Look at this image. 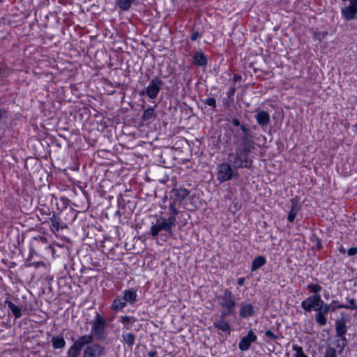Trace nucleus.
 I'll list each match as a JSON object with an SVG mask.
<instances>
[{
    "mask_svg": "<svg viewBox=\"0 0 357 357\" xmlns=\"http://www.w3.org/2000/svg\"><path fill=\"white\" fill-rule=\"evenodd\" d=\"M254 152L235 149L234 153H230L227 162H223L217 165V180L220 183L238 177V169H250L253 163Z\"/></svg>",
    "mask_w": 357,
    "mask_h": 357,
    "instance_id": "f257e3e1",
    "label": "nucleus"
},
{
    "mask_svg": "<svg viewBox=\"0 0 357 357\" xmlns=\"http://www.w3.org/2000/svg\"><path fill=\"white\" fill-rule=\"evenodd\" d=\"M218 305L221 307L219 319L213 322V326L217 330L230 335L231 328L226 321L227 317H234L236 314V307L238 305L236 297L229 289L222 290V294L217 297Z\"/></svg>",
    "mask_w": 357,
    "mask_h": 357,
    "instance_id": "f03ea898",
    "label": "nucleus"
},
{
    "mask_svg": "<svg viewBox=\"0 0 357 357\" xmlns=\"http://www.w3.org/2000/svg\"><path fill=\"white\" fill-rule=\"evenodd\" d=\"M230 123L232 126L231 133L236 139L234 142L235 149L254 152L257 144L255 142V135L248 126L245 123H241L236 117L231 119Z\"/></svg>",
    "mask_w": 357,
    "mask_h": 357,
    "instance_id": "7ed1b4c3",
    "label": "nucleus"
},
{
    "mask_svg": "<svg viewBox=\"0 0 357 357\" xmlns=\"http://www.w3.org/2000/svg\"><path fill=\"white\" fill-rule=\"evenodd\" d=\"M168 218L159 215L155 218V222L151 223L149 234L152 239L160 236L162 241H167L169 238H174V233L173 228L176 226V215L169 214Z\"/></svg>",
    "mask_w": 357,
    "mask_h": 357,
    "instance_id": "20e7f679",
    "label": "nucleus"
},
{
    "mask_svg": "<svg viewBox=\"0 0 357 357\" xmlns=\"http://www.w3.org/2000/svg\"><path fill=\"white\" fill-rule=\"evenodd\" d=\"M349 316H342L335 322V336L337 337L335 340L336 348L339 355H341L344 349L348 345V340L346 337L347 333V321H349Z\"/></svg>",
    "mask_w": 357,
    "mask_h": 357,
    "instance_id": "39448f33",
    "label": "nucleus"
},
{
    "mask_svg": "<svg viewBox=\"0 0 357 357\" xmlns=\"http://www.w3.org/2000/svg\"><path fill=\"white\" fill-rule=\"evenodd\" d=\"M190 190L185 188H173L169 191V214L178 215V207L183 201L189 195Z\"/></svg>",
    "mask_w": 357,
    "mask_h": 357,
    "instance_id": "423d86ee",
    "label": "nucleus"
},
{
    "mask_svg": "<svg viewBox=\"0 0 357 357\" xmlns=\"http://www.w3.org/2000/svg\"><path fill=\"white\" fill-rule=\"evenodd\" d=\"M107 324L105 318L99 312H96L95 317L92 321V327L91 333L86 334L85 335H90L92 337V343L94 339L98 341H103L106 339V328Z\"/></svg>",
    "mask_w": 357,
    "mask_h": 357,
    "instance_id": "0eeeda50",
    "label": "nucleus"
},
{
    "mask_svg": "<svg viewBox=\"0 0 357 357\" xmlns=\"http://www.w3.org/2000/svg\"><path fill=\"white\" fill-rule=\"evenodd\" d=\"M73 343L66 351V357H81L85 346L92 343V337L81 335L78 336L76 340L73 339Z\"/></svg>",
    "mask_w": 357,
    "mask_h": 357,
    "instance_id": "6e6552de",
    "label": "nucleus"
},
{
    "mask_svg": "<svg viewBox=\"0 0 357 357\" xmlns=\"http://www.w3.org/2000/svg\"><path fill=\"white\" fill-rule=\"evenodd\" d=\"M163 85L164 82L162 79L155 76L150 80L148 86L144 90L139 91V95L141 96H147L151 100H154L158 97Z\"/></svg>",
    "mask_w": 357,
    "mask_h": 357,
    "instance_id": "1a4fd4ad",
    "label": "nucleus"
},
{
    "mask_svg": "<svg viewBox=\"0 0 357 357\" xmlns=\"http://www.w3.org/2000/svg\"><path fill=\"white\" fill-rule=\"evenodd\" d=\"M106 349L100 343H91L86 344L83 349L81 357H105Z\"/></svg>",
    "mask_w": 357,
    "mask_h": 357,
    "instance_id": "9d476101",
    "label": "nucleus"
},
{
    "mask_svg": "<svg viewBox=\"0 0 357 357\" xmlns=\"http://www.w3.org/2000/svg\"><path fill=\"white\" fill-rule=\"evenodd\" d=\"M4 305L8 307V312L12 313L15 319H18L22 316V310L27 311L32 310L31 303L22 304L19 306L8 299L4 301Z\"/></svg>",
    "mask_w": 357,
    "mask_h": 357,
    "instance_id": "9b49d317",
    "label": "nucleus"
},
{
    "mask_svg": "<svg viewBox=\"0 0 357 357\" xmlns=\"http://www.w3.org/2000/svg\"><path fill=\"white\" fill-rule=\"evenodd\" d=\"M238 315L241 319H248L256 314L255 307L250 302L243 301L238 305Z\"/></svg>",
    "mask_w": 357,
    "mask_h": 357,
    "instance_id": "f8f14e48",
    "label": "nucleus"
},
{
    "mask_svg": "<svg viewBox=\"0 0 357 357\" xmlns=\"http://www.w3.org/2000/svg\"><path fill=\"white\" fill-rule=\"evenodd\" d=\"M290 210L287 215V220L289 222H293L298 213L301 210L302 205L300 203V198L296 196L289 200Z\"/></svg>",
    "mask_w": 357,
    "mask_h": 357,
    "instance_id": "ddd939ff",
    "label": "nucleus"
},
{
    "mask_svg": "<svg viewBox=\"0 0 357 357\" xmlns=\"http://www.w3.org/2000/svg\"><path fill=\"white\" fill-rule=\"evenodd\" d=\"M257 337L252 330H250L247 335L241 338L238 343V348L242 351H248L250 349L252 343L257 341Z\"/></svg>",
    "mask_w": 357,
    "mask_h": 357,
    "instance_id": "4468645a",
    "label": "nucleus"
},
{
    "mask_svg": "<svg viewBox=\"0 0 357 357\" xmlns=\"http://www.w3.org/2000/svg\"><path fill=\"white\" fill-rule=\"evenodd\" d=\"M78 213L79 211L74 209L72 206H66L60 211L59 215L61 216L66 225H67V224H70L76 220Z\"/></svg>",
    "mask_w": 357,
    "mask_h": 357,
    "instance_id": "2eb2a0df",
    "label": "nucleus"
},
{
    "mask_svg": "<svg viewBox=\"0 0 357 357\" xmlns=\"http://www.w3.org/2000/svg\"><path fill=\"white\" fill-rule=\"evenodd\" d=\"M123 301L128 304L131 305L135 304L138 301L137 298V288H129L122 291Z\"/></svg>",
    "mask_w": 357,
    "mask_h": 357,
    "instance_id": "dca6fc26",
    "label": "nucleus"
},
{
    "mask_svg": "<svg viewBox=\"0 0 357 357\" xmlns=\"http://www.w3.org/2000/svg\"><path fill=\"white\" fill-rule=\"evenodd\" d=\"M50 228L53 232L59 231L67 227L59 213L55 214L54 213L50 218Z\"/></svg>",
    "mask_w": 357,
    "mask_h": 357,
    "instance_id": "f3484780",
    "label": "nucleus"
},
{
    "mask_svg": "<svg viewBox=\"0 0 357 357\" xmlns=\"http://www.w3.org/2000/svg\"><path fill=\"white\" fill-rule=\"evenodd\" d=\"M192 62L196 66L206 67L208 63V56L199 49L192 56Z\"/></svg>",
    "mask_w": 357,
    "mask_h": 357,
    "instance_id": "a211bd4d",
    "label": "nucleus"
},
{
    "mask_svg": "<svg viewBox=\"0 0 357 357\" xmlns=\"http://www.w3.org/2000/svg\"><path fill=\"white\" fill-rule=\"evenodd\" d=\"M49 246L47 238L43 236H38L32 239L30 245V254L31 255H37L36 249L39 248L40 245Z\"/></svg>",
    "mask_w": 357,
    "mask_h": 357,
    "instance_id": "6ab92c4d",
    "label": "nucleus"
},
{
    "mask_svg": "<svg viewBox=\"0 0 357 357\" xmlns=\"http://www.w3.org/2000/svg\"><path fill=\"white\" fill-rule=\"evenodd\" d=\"M255 118L258 125L261 128L267 126L270 123V114L265 110H257Z\"/></svg>",
    "mask_w": 357,
    "mask_h": 357,
    "instance_id": "aec40b11",
    "label": "nucleus"
},
{
    "mask_svg": "<svg viewBox=\"0 0 357 357\" xmlns=\"http://www.w3.org/2000/svg\"><path fill=\"white\" fill-rule=\"evenodd\" d=\"M126 306L127 303L123 301L121 295H118L113 300L110 308L112 311L117 312L122 311Z\"/></svg>",
    "mask_w": 357,
    "mask_h": 357,
    "instance_id": "412c9836",
    "label": "nucleus"
},
{
    "mask_svg": "<svg viewBox=\"0 0 357 357\" xmlns=\"http://www.w3.org/2000/svg\"><path fill=\"white\" fill-rule=\"evenodd\" d=\"M317 295H311L301 302V307L306 312H310L314 310V303Z\"/></svg>",
    "mask_w": 357,
    "mask_h": 357,
    "instance_id": "4be33fe9",
    "label": "nucleus"
},
{
    "mask_svg": "<svg viewBox=\"0 0 357 357\" xmlns=\"http://www.w3.org/2000/svg\"><path fill=\"white\" fill-rule=\"evenodd\" d=\"M51 342L54 349H63L66 344V342L62 335H53Z\"/></svg>",
    "mask_w": 357,
    "mask_h": 357,
    "instance_id": "5701e85b",
    "label": "nucleus"
},
{
    "mask_svg": "<svg viewBox=\"0 0 357 357\" xmlns=\"http://www.w3.org/2000/svg\"><path fill=\"white\" fill-rule=\"evenodd\" d=\"M266 264V259L263 255H258L252 262L251 271L254 272Z\"/></svg>",
    "mask_w": 357,
    "mask_h": 357,
    "instance_id": "b1692460",
    "label": "nucleus"
},
{
    "mask_svg": "<svg viewBox=\"0 0 357 357\" xmlns=\"http://www.w3.org/2000/svg\"><path fill=\"white\" fill-rule=\"evenodd\" d=\"M135 339L136 335L132 333L123 332L122 333V340L128 347H132L135 344Z\"/></svg>",
    "mask_w": 357,
    "mask_h": 357,
    "instance_id": "393cba45",
    "label": "nucleus"
},
{
    "mask_svg": "<svg viewBox=\"0 0 357 357\" xmlns=\"http://www.w3.org/2000/svg\"><path fill=\"white\" fill-rule=\"evenodd\" d=\"M136 321L137 319L135 317L128 315L121 316L119 320V321L123 325L124 328L128 330L130 329V325Z\"/></svg>",
    "mask_w": 357,
    "mask_h": 357,
    "instance_id": "a878e982",
    "label": "nucleus"
},
{
    "mask_svg": "<svg viewBox=\"0 0 357 357\" xmlns=\"http://www.w3.org/2000/svg\"><path fill=\"white\" fill-rule=\"evenodd\" d=\"M135 0H116V6L123 11L128 10Z\"/></svg>",
    "mask_w": 357,
    "mask_h": 357,
    "instance_id": "bb28decb",
    "label": "nucleus"
},
{
    "mask_svg": "<svg viewBox=\"0 0 357 357\" xmlns=\"http://www.w3.org/2000/svg\"><path fill=\"white\" fill-rule=\"evenodd\" d=\"M155 116L154 113V109L153 107H149L145 109L142 116V120L144 122H148Z\"/></svg>",
    "mask_w": 357,
    "mask_h": 357,
    "instance_id": "cd10ccee",
    "label": "nucleus"
},
{
    "mask_svg": "<svg viewBox=\"0 0 357 357\" xmlns=\"http://www.w3.org/2000/svg\"><path fill=\"white\" fill-rule=\"evenodd\" d=\"M315 321L320 326H324L326 325L327 319L326 317V314L320 311H318L317 313L315 314Z\"/></svg>",
    "mask_w": 357,
    "mask_h": 357,
    "instance_id": "c85d7f7f",
    "label": "nucleus"
},
{
    "mask_svg": "<svg viewBox=\"0 0 357 357\" xmlns=\"http://www.w3.org/2000/svg\"><path fill=\"white\" fill-rule=\"evenodd\" d=\"M307 290L312 293V295H320L319 292L322 290V287L319 284H308L307 285Z\"/></svg>",
    "mask_w": 357,
    "mask_h": 357,
    "instance_id": "c756f323",
    "label": "nucleus"
},
{
    "mask_svg": "<svg viewBox=\"0 0 357 357\" xmlns=\"http://www.w3.org/2000/svg\"><path fill=\"white\" fill-rule=\"evenodd\" d=\"M292 350L294 351L293 355L294 357H308L303 351V349L301 346L298 344L292 345Z\"/></svg>",
    "mask_w": 357,
    "mask_h": 357,
    "instance_id": "7c9ffc66",
    "label": "nucleus"
},
{
    "mask_svg": "<svg viewBox=\"0 0 357 357\" xmlns=\"http://www.w3.org/2000/svg\"><path fill=\"white\" fill-rule=\"evenodd\" d=\"M337 354H339L336 347L334 348L331 346H327L324 354V357H337Z\"/></svg>",
    "mask_w": 357,
    "mask_h": 357,
    "instance_id": "2f4dec72",
    "label": "nucleus"
},
{
    "mask_svg": "<svg viewBox=\"0 0 357 357\" xmlns=\"http://www.w3.org/2000/svg\"><path fill=\"white\" fill-rule=\"evenodd\" d=\"M203 102L205 105L211 107L213 112L217 111V109H216L217 103H216V100L215 98L208 97L206 99H205L204 100H203Z\"/></svg>",
    "mask_w": 357,
    "mask_h": 357,
    "instance_id": "473e14b6",
    "label": "nucleus"
},
{
    "mask_svg": "<svg viewBox=\"0 0 357 357\" xmlns=\"http://www.w3.org/2000/svg\"><path fill=\"white\" fill-rule=\"evenodd\" d=\"M203 32L204 31L200 32L198 29H195V27H193L190 30V40L192 41L196 40L197 38L202 36Z\"/></svg>",
    "mask_w": 357,
    "mask_h": 357,
    "instance_id": "72a5a7b5",
    "label": "nucleus"
},
{
    "mask_svg": "<svg viewBox=\"0 0 357 357\" xmlns=\"http://www.w3.org/2000/svg\"><path fill=\"white\" fill-rule=\"evenodd\" d=\"M325 303H324V301L321 299V295H317L316 302L314 303V311H321V307H323Z\"/></svg>",
    "mask_w": 357,
    "mask_h": 357,
    "instance_id": "f704fd0d",
    "label": "nucleus"
},
{
    "mask_svg": "<svg viewBox=\"0 0 357 357\" xmlns=\"http://www.w3.org/2000/svg\"><path fill=\"white\" fill-rule=\"evenodd\" d=\"M325 303H324V301L321 299V295H317L316 302L314 303V311H321V307H323Z\"/></svg>",
    "mask_w": 357,
    "mask_h": 357,
    "instance_id": "c9c22d12",
    "label": "nucleus"
},
{
    "mask_svg": "<svg viewBox=\"0 0 357 357\" xmlns=\"http://www.w3.org/2000/svg\"><path fill=\"white\" fill-rule=\"evenodd\" d=\"M325 303H324V301L321 299V295H317L316 302L314 303V311H321V307H323Z\"/></svg>",
    "mask_w": 357,
    "mask_h": 357,
    "instance_id": "e433bc0d",
    "label": "nucleus"
},
{
    "mask_svg": "<svg viewBox=\"0 0 357 357\" xmlns=\"http://www.w3.org/2000/svg\"><path fill=\"white\" fill-rule=\"evenodd\" d=\"M331 307L332 312H335L337 309L347 307L346 304H341L337 301H333Z\"/></svg>",
    "mask_w": 357,
    "mask_h": 357,
    "instance_id": "4c0bfd02",
    "label": "nucleus"
},
{
    "mask_svg": "<svg viewBox=\"0 0 357 357\" xmlns=\"http://www.w3.org/2000/svg\"><path fill=\"white\" fill-rule=\"evenodd\" d=\"M346 300L349 304L346 305L347 307H344V309L357 310V305H356V301L354 298H346Z\"/></svg>",
    "mask_w": 357,
    "mask_h": 357,
    "instance_id": "58836bf2",
    "label": "nucleus"
},
{
    "mask_svg": "<svg viewBox=\"0 0 357 357\" xmlns=\"http://www.w3.org/2000/svg\"><path fill=\"white\" fill-rule=\"evenodd\" d=\"M328 35V33L326 31H319V32H314V38L321 42L322 40H324L326 36Z\"/></svg>",
    "mask_w": 357,
    "mask_h": 357,
    "instance_id": "ea45409f",
    "label": "nucleus"
},
{
    "mask_svg": "<svg viewBox=\"0 0 357 357\" xmlns=\"http://www.w3.org/2000/svg\"><path fill=\"white\" fill-rule=\"evenodd\" d=\"M236 86L234 84H233L232 85H231L229 86V90L227 91V97L229 98V99H234V96L236 93Z\"/></svg>",
    "mask_w": 357,
    "mask_h": 357,
    "instance_id": "a19ab883",
    "label": "nucleus"
},
{
    "mask_svg": "<svg viewBox=\"0 0 357 357\" xmlns=\"http://www.w3.org/2000/svg\"><path fill=\"white\" fill-rule=\"evenodd\" d=\"M265 336L269 340H277L279 337L277 335L274 334L271 331L266 330L264 332Z\"/></svg>",
    "mask_w": 357,
    "mask_h": 357,
    "instance_id": "79ce46f5",
    "label": "nucleus"
},
{
    "mask_svg": "<svg viewBox=\"0 0 357 357\" xmlns=\"http://www.w3.org/2000/svg\"><path fill=\"white\" fill-rule=\"evenodd\" d=\"M233 102L234 99H229L228 97L222 100V105L225 108H229Z\"/></svg>",
    "mask_w": 357,
    "mask_h": 357,
    "instance_id": "37998d69",
    "label": "nucleus"
},
{
    "mask_svg": "<svg viewBox=\"0 0 357 357\" xmlns=\"http://www.w3.org/2000/svg\"><path fill=\"white\" fill-rule=\"evenodd\" d=\"M25 299H26V297L22 296V300H25ZM13 300L14 301L13 303L19 306L22 304L27 303L26 302H25L24 301H21L19 298H17V297H13Z\"/></svg>",
    "mask_w": 357,
    "mask_h": 357,
    "instance_id": "c03bdc74",
    "label": "nucleus"
},
{
    "mask_svg": "<svg viewBox=\"0 0 357 357\" xmlns=\"http://www.w3.org/2000/svg\"><path fill=\"white\" fill-rule=\"evenodd\" d=\"M330 310H331V305L325 303V305H324L323 307H321L320 312L326 314Z\"/></svg>",
    "mask_w": 357,
    "mask_h": 357,
    "instance_id": "a18cd8bd",
    "label": "nucleus"
},
{
    "mask_svg": "<svg viewBox=\"0 0 357 357\" xmlns=\"http://www.w3.org/2000/svg\"><path fill=\"white\" fill-rule=\"evenodd\" d=\"M347 252L349 256H353V255H357V247H354V248H349L347 251Z\"/></svg>",
    "mask_w": 357,
    "mask_h": 357,
    "instance_id": "49530a36",
    "label": "nucleus"
},
{
    "mask_svg": "<svg viewBox=\"0 0 357 357\" xmlns=\"http://www.w3.org/2000/svg\"><path fill=\"white\" fill-rule=\"evenodd\" d=\"M241 79H242V76L241 75L236 74V73L234 74L232 81L234 84H235V83L240 82Z\"/></svg>",
    "mask_w": 357,
    "mask_h": 357,
    "instance_id": "de8ad7c7",
    "label": "nucleus"
},
{
    "mask_svg": "<svg viewBox=\"0 0 357 357\" xmlns=\"http://www.w3.org/2000/svg\"><path fill=\"white\" fill-rule=\"evenodd\" d=\"M245 280V278H238V280H237V284L239 287L243 286L244 284Z\"/></svg>",
    "mask_w": 357,
    "mask_h": 357,
    "instance_id": "09e8293b",
    "label": "nucleus"
},
{
    "mask_svg": "<svg viewBox=\"0 0 357 357\" xmlns=\"http://www.w3.org/2000/svg\"><path fill=\"white\" fill-rule=\"evenodd\" d=\"M7 115V111L5 109H0V119L6 117Z\"/></svg>",
    "mask_w": 357,
    "mask_h": 357,
    "instance_id": "8fccbe9b",
    "label": "nucleus"
},
{
    "mask_svg": "<svg viewBox=\"0 0 357 357\" xmlns=\"http://www.w3.org/2000/svg\"><path fill=\"white\" fill-rule=\"evenodd\" d=\"M337 249L339 250V252L342 254H345L346 253V250L345 248L343 247L342 245H340L338 247H337Z\"/></svg>",
    "mask_w": 357,
    "mask_h": 357,
    "instance_id": "3c124183",
    "label": "nucleus"
},
{
    "mask_svg": "<svg viewBox=\"0 0 357 357\" xmlns=\"http://www.w3.org/2000/svg\"><path fill=\"white\" fill-rule=\"evenodd\" d=\"M157 353L156 350H152L148 353V356L149 357H155L157 355Z\"/></svg>",
    "mask_w": 357,
    "mask_h": 357,
    "instance_id": "603ef678",
    "label": "nucleus"
},
{
    "mask_svg": "<svg viewBox=\"0 0 357 357\" xmlns=\"http://www.w3.org/2000/svg\"><path fill=\"white\" fill-rule=\"evenodd\" d=\"M316 245L317 249H321L322 248L321 240L318 238H317Z\"/></svg>",
    "mask_w": 357,
    "mask_h": 357,
    "instance_id": "864d4df0",
    "label": "nucleus"
},
{
    "mask_svg": "<svg viewBox=\"0 0 357 357\" xmlns=\"http://www.w3.org/2000/svg\"><path fill=\"white\" fill-rule=\"evenodd\" d=\"M122 213H121V212L120 211V210H119V211H117L116 212V215H118L119 216H121Z\"/></svg>",
    "mask_w": 357,
    "mask_h": 357,
    "instance_id": "5fc2aeb1",
    "label": "nucleus"
},
{
    "mask_svg": "<svg viewBox=\"0 0 357 357\" xmlns=\"http://www.w3.org/2000/svg\"><path fill=\"white\" fill-rule=\"evenodd\" d=\"M160 183H165V181L164 180H160Z\"/></svg>",
    "mask_w": 357,
    "mask_h": 357,
    "instance_id": "6e6d98bb",
    "label": "nucleus"
},
{
    "mask_svg": "<svg viewBox=\"0 0 357 357\" xmlns=\"http://www.w3.org/2000/svg\"><path fill=\"white\" fill-rule=\"evenodd\" d=\"M3 86V84H1V83L0 82V86Z\"/></svg>",
    "mask_w": 357,
    "mask_h": 357,
    "instance_id": "4d7b16f0",
    "label": "nucleus"
}]
</instances>
